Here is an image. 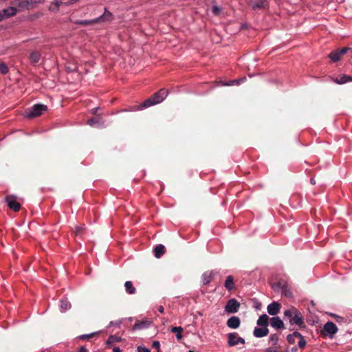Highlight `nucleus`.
<instances>
[{
  "mask_svg": "<svg viewBox=\"0 0 352 352\" xmlns=\"http://www.w3.org/2000/svg\"><path fill=\"white\" fill-rule=\"evenodd\" d=\"M212 272H206L202 275V283L204 285L208 284L212 278Z\"/></svg>",
  "mask_w": 352,
  "mask_h": 352,
  "instance_id": "6ab92c4d",
  "label": "nucleus"
},
{
  "mask_svg": "<svg viewBox=\"0 0 352 352\" xmlns=\"http://www.w3.org/2000/svg\"><path fill=\"white\" fill-rule=\"evenodd\" d=\"M5 18L3 11L0 12V21L3 20Z\"/></svg>",
  "mask_w": 352,
  "mask_h": 352,
  "instance_id": "37998d69",
  "label": "nucleus"
},
{
  "mask_svg": "<svg viewBox=\"0 0 352 352\" xmlns=\"http://www.w3.org/2000/svg\"><path fill=\"white\" fill-rule=\"evenodd\" d=\"M138 352H150V350L144 346H139L138 347Z\"/></svg>",
  "mask_w": 352,
  "mask_h": 352,
  "instance_id": "473e14b6",
  "label": "nucleus"
},
{
  "mask_svg": "<svg viewBox=\"0 0 352 352\" xmlns=\"http://www.w3.org/2000/svg\"><path fill=\"white\" fill-rule=\"evenodd\" d=\"M188 352H193L192 351H189Z\"/></svg>",
  "mask_w": 352,
  "mask_h": 352,
  "instance_id": "603ef678",
  "label": "nucleus"
},
{
  "mask_svg": "<svg viewBox=\"0 0 352 352\" xmlns=\"http://www.w3.org/2000/svg\"><path fill=\"white\" fill-rule=\"evenodd\" d=\"M47 110V106L41 104H36L30 109L25 110L24 116L25 118H34L39 116L43 112Z\"/></svg>",
  "mask_w": 352,
  "mask_h": 352,
  "instance_id": "f03ea898",
  "label": "nucleus"
},
{
  "mask_svg": "<svg viewBox=\"0 0 352 352\" xmlns=\"http://www.w3.org/2000/svg\"><path fill=\"white\" fill-rule=\"evenodd\" d=\"M284 292H285V295L287 296H290L292 294L289 291L287 292V291L285 290Z\"/></svg>",
  "mask_w": 352,
  "mask_h": 352,
  "instance_id": "de8ad7c7",
  "label": "nucleus"
},
{
  "mask_svg": "<svg viewBox=\"0 0 352 352\" xmlns=\"http://www.w3.org/2000/svg\"><path fill=\"white\" fill-rule=\"evenodd\" d=\"M263 2L262 1H261L259 3H255L252 5V7L254 8H261L263 6Z\"/></svg>",
  "mask_w": 352,
  "mask_h": 352,
  "instance_id": "e433bc0d",
  "label": "nucleus"
},
{
  "mask_svg": "<svg viewBox=\"0 0 352 352\" xmlns=\"http://www.w3.org/2000/svg\"><path fill=\"white\" fill-rule=\"evenodd\" d=\"M297 338L298 339V346L301 349L304 348L306 345V341L304 339L303 336L300 333V336H298Z\"/></svg>",
  "mask_w": 352,
  "mask_h": 352,
  "instance_id": "c85d7f7f",
  "label": "nucleus"
},
{
  "mask_svg": "<svg viewBox=\"0 0 352 352\" xmlns=\"http://www.w3.org/2000/svg\"><path fill=\"white\" fill-rule=\"evenodd\" d=\"M84 226H77L76 228V234H80L84 230Z\"/></svg>",
  "mask_w": 352,
  "mask_h": 352,
  "instance_id": "4c0bfd02",
  "label": "nucleus"
},
{
  "mask_svg": "<svg viewBox=\"0 0 352 352\" xmlns=\"http://www.w3.org/2000/svg\"><path fill=\"white\" fill-rule=\"evenodd\" d=\"M98 123H99V120L98 119H94V118H92V119L88 120V121H87V124H89L91 126H94L96 124H98Z\"/></svg>",
  "mask_w": 352,
  "mask_h": 352,
  "instance_id": "2f4dec72",
  "label": "nucleus"
},
{
  "mask_svg": "<svg viewBox=\"0 0 352 352\" xmlns=\"http://www.w3.org/2000/svg\"><path fill=\"white\" fill-rule=\"evenodd\" d=\"M158 352H160V351H158Z\"/></svg>",
  "mask_w": 352,
  "mask_h": 352,
  "instance_id": "864d4df0",
  "label": "nucleus"
},
{
  "mask_svg": "<svg viewBox=\"0 0 352 352\" xmlns=\"http://www.w3.org/2000/svg\"><path fill=\"white\" fill-rule=\"evenodd\" d=\"M43 0H26L24 3L26 4V7L29 8L30 7H33L34 5L41 3Z\"/></svg>",
  "mask_w": 352,
  "mask_h": 352,
  "instance_id": "bb28decb",
  "label": "nucleus"
},
{
  "mask_svg": "<svg viewBox=\"0 0 352 352\" xmlns=\"http://www.w3.org/2000/svg\"><path fill=\"white\" fill-rule=\"evenodd\" d=\"M152 346L155 349H157L158 351L160 349V344L159 341H153L152 344Z\"/></svg>",
  "mask_w": 352,
  "mask_h": 352,
  "instance_id": "c9c22d12",
  "label": "nucleus"
},
{
  "mask_svg": "<svg viewBox=\"0 0 352 352\" xmlns=\"http://www.w3.org/2000/svg\"><path fill=\"white\" fill-rule=\"evenodd\" d=\"M78 1V0H69L68 2L65 3V4H67V5L72 4V3L77 2Z\"/></svg>",
  "mask_w": 352,
  "mask_h": 352,
  "instance_id": "c03bdc74",
  "label": "nucleus"
},
{
  "mask_svg": "<svg viewBox=\"0 0 352 352\" xmlns=\"http://www.w3.org/2000/svg\"><path fill=\"white\" fill-rule=\"evenodd\" d=\"M41 58V54L38 52L33 51L30 53V61L35 64L39 62Z\"/></svg>",
  "mask_w": 352,
  "mask_h": 352,
  "instance_id": "dca6fc26",
  "label": "nucleus"
},
{
  "mask_svg": "<svg viewBox=\"0 0 352 352\" xmlns=\"http://www.w3.org/2000/svg\"><path fill=\"white\" fill-rule=\"evenodd\" d=\"M79 352H87V349L85 347H80Z\"/></svg>",
  "mask_w": 352,
  "mask_h": 352,
  "instance_id": "a18cd8bd",
  "label": "nucleus"
},
{
  "mask_svg": "<svg viewBox=\"0 0 352 352\" xmlns=\"http://www.w3.org/2000/svg\"><path fill=\"white\" fill-rule=\"evenodd\" d=\"M63 3V2L62 0H55L54 2V4L56 6L57 8L60 6V5Z\"/></svg>",
  "mask_w": 352,
  "mask_h": 352,
  "instance_id": "58836bf2",
  "label": "nucleus"
},
{
  "mask_svg": "<svg viewBox=\"0 0 352 352\" xmlns=\"http://www.w3.org/2000/svg\"><path fill=\"white\" fill-rule=\"evenodd\" d=\"M0 72L2 74H6L8 72V68L4 63H0Z\"/></svg>",
  "mask_w": 352,
  "mask_h": 352,
  "instance_id": "7c9ffc66",
  "label": "nucleus"
},
{
  "mask_svg": "<svg viewBox=\"0 0 352 352\" xmlns=\"http://www.w3.org/2000/svg\"><path fill=\"white\" fill-rule=\"evenodd\" d=\"M113 351V352H121L120 349L118 347H114Z\"/></svg>",
  "mask_w": 352,
  "mask_h": 352,
  "instance_id": "49530a36",
  "label": "nucleus"
},
{
  "mask_svg": "<svg viewBox=\"0 0 352 352\" xmlns=\"http://www.w3.org/2000/svg\"><path fill=\"white\" fill-rule=\"evenodd\" d=\"M245 79V78H241L240 80H231L224 85H227V86H231V85H239L241 82H243V80Z\"/></svg>",
  "mask_w": 352,
  "mask_h": 352,
  "instance_id": "c756f323",
  "label": "nucleus"
},
{
  "mask_svg": "<svg viewBox=\"0 0 352 352\" xmlns=\"http://www.w3.org/2000/svg\"><path fill=\"white\" fill-rule=\"evenodd\" d=\"M225 287L230 291L234 288V279L232 276H228L226 280Z\"/></svg>",
  "mask_w": 352,
  "mask_h": 352,
  "instance_id": "f3484780",
  "label": "nucleus"
},
{
  "mask_svg": "<svg viewBox=\"0 0 352 352\" xmlns=\"http://www.w3.org/2000/svg\"><path fill=\"white\" fill-rule=\"evenodd\" d=\"M183 328L181 327H174L171 329V332L176 333V337L178 340L182 338Z\"/></svg>",
  "mask_w": 352,
  "mask_h": 352,
  "instance_id": "aec40b11",
  "label": "nucleus"
},
{
  "mask_svg": "<svg viewBox=\"0 0 352 352\" xmlns=\"http://www.w3.org/2000/svg\"><path fill=\"white\" fill-rule=\"evenodd\" d=\"M329 57L331 58V60L332 61L336 62V61H338L341 58L342 56L340 54V52H338V50H337V51L331 52L329 55Z\"/></svg>",
  "mask_w": 352,
  "mask_h": 352,
  "instance_id": "5701e85b",
  "label": "nucleus"
},
{
  "mask_svg": "<svg viewBox=\"0 0 352 352\" xmlns=\"http://www.w3.org/2000/svg\"><path fill=\"white\" fill-rule=\"evenodd\" d=\"M271 326L276 329H283L284 327L283 322L279 317H273L270 320Z\"/></svg>",
  "mask_w": 352,
  "mask_h": 352,
  "instance_id": "f8f14e48",
  "label": "nucleus"
},
{
  "mask_svg": "<svg viewBox=\"0 0 352 352\" xmlns=\"http://www.w3.org/2000/svg\"><path fill=\"white\" fill-rule=\"evenodd\" d=\"M245 343V340L239 337L236 333H230L228 334V344L229 346H234L239 344H244Z\"/></svg>",
  "mask_w": 352,
  "mask_h": 352,
  "instance_id": "20e7f679",
  "label": "nucleus"
},
{
  "mask_svg": "<svg viewBox=\"0 0 352 352\" xmlns=\"http://www.w3.org/2000/svg\"><path fill=\"white\" fill-rule=\"evenodd\" d=\"M300 336V333L298 332H294L293 334H290L287 336V341L290 344H294L296 342V340L298 339L297 337Z\"/></svg>",
  "mask_w": 352,
  "mask_h": 352,
  "instance_id": "393cba45",
  "label": "nucleus"
},
{
  "mask_svg": "<svg viewBox=\"0 0 352 352\" xmlns=\"http://www.w3.org/2000/svg\"><path fill=\"white\" fill-rule=\"evenodd\" d=\"M351 81H352V76L346 75H343L340 78H337L334 79V82H336L337 84H344Z\"/></svg>",
  "mask_w": 352,
  "mask_h": 352,
  "instance_id": "a211bd4d",
  "label": "nucleus"
},
{
  "mask_svg": "<svg viewBox=\"0 0 352 352\" xmlns=\"http://www.w3.org/2000/svg\"><path fill=\"white\" fill-rule=\"evenodd\" d=\"M116 340V338L114 336H110L109 338H108V340H107V343L108 344H110V343H113L114 341Z\"/></svg>",
  "mask_w": 352,
  "mask_h": 352,
  "instance_id": "a19ab883",
  "label": "nucleus"
},
{
  "mask_svg": "<svg viewBox=\"0 0 352 352\" xmlns=\"http://www.w3.org/2000/svg\"><path fill=\"white\" fill-rule=\"evenodd\" d=\"M60 309L62 312H64L69 309L72 307L70 302L67 300H62L60 301Z\"/></svg>",
  "mask_w": 352,
  "mask_h": 352,
  "instance_id": "4be33fe9",
  "label": "nucleus"
},
{
  "mask_svg": "<svg viewBox=\"0 0 352 352\" xmlns=\"http://www.w3.org/2000/svg\"><path fill=\"white\" fill-rule=\"evenodd\" d=\"M227 325L231 329H237L241 324V320L237 316H232L227 320Z\"/></svg>",
  "mask_w": 352,
  "mask_h": 352,
  "instance_id": "9d476101",
  "label": "nucleus"
},
{
  "mask_svg": "<svg viewBox=\"0 0 352 352\" xmlns=\"http://www.w3.org/2000/svg\"><path fill=\"white\" fill-rule=\"evenodd\" d=\"M269 330L266 327H256L253 331V334L256 338H263L267 336Z\"/></svg>",
  "mask_w": 352,
  "mask_h": 352,
  "instance_id": "9b49d317",
  "label": "nucleus"
},
{
  "mask_svg": "<svg viewBox=\"0 0 352 352\" xmlns=\"http://www.w3.org/2000/svg\"><path fill=\"white\" fill-rule=\"evenodd\" d=\"M295 313H296V309L295 307H292L291 309L285 310L284 311V316L285 318H287L290 321V319L292 318Z\"/></svg>",
  "mask_w": 352,
  "mask_h": 352,
  "instance_id": "b1692460",
  "label": "nucleus"
},
{
  "mask_svg": "<svg viewBox=\"0 0 352 352\" xmlns=\"http://www.w3.org/2000/svg\"><path fill=\"white\" fill-rule=\"evenodd\" d=\"M168 91L166 89H161L151 98L145 100L141 105L142 108H147L162 102L168 96Z\"/></svg>",
  "mask_w": 352,
  "mask_h": 352,
  "instance_id": "f257e3e1",
  "label": "nucleus"
},
{
  "mask_svg": "<svg viewBox=\"0 0 352 352\" xmlns=\"http://www.w3.org/2000/svg\"><path fill=\"white\" fill-rule=\"evenodd\" d=\"M94 333H90V334H87V335H82L81 336V338L82 339H85V338H92L94 336Z\"/></svg>",
  "mask_w": 352,
  "mask_h": 352,
  "instance_id": "ea45409f",
  "label": "nucleus"
},
{
  "mask_svg": "<svg viewBox=\"0 0 352 352\" xmlns=\"http://www.w3.org/2000/svg\"><path fill=\"white\" fill-rule=\"evenodd\" d=\"M290 324H297V325H302L303 324V320L302 316L300 314V312L296 309V313H295L292 317V318L290 319Z\"/></svg>",
  "mask_w": 352,
  "mask_h": 352,
  "instance_id": "1a4fd4ad",
  "label": "nucleus"
},
{
  "mask_svg": "<svg viewBox=\"0 0 352 352\" xmlns=\"http://www.w3.org/2000/svg\"><path fill=\"white\" fill-rule=\"evenodd\" d=\"M311 183L312 184H315V181H314V179H311Z\"/></svg>",
  "mask_w": 352,
  "mask_h": 352,
  "instance_id": "3c124183",
  "label": "nucleus"
},
{
  "mask_svg": "<svg viewBox=\"0 0 352 352\" xmlns=\"http://www.w3.org/2000/svg\"><path fill=\"white\" fill-rule=\"evenodd\" d=\"M124 287L126 292L129 294H134L136 292V289L133 286L131 281H126L124 283Z\"/></svg>",
  "mask_w": 352,
  "mask_h": 352,
  "instance_id": "2eb2a0df",
  "label": "nucleus"
},
{
  "mask_svg": "<svg viewBox=\"0 0 352 352\" xmlns=\"http://www.w3.org/2000/svg\"><path fill=\"white\" fill-rule=\"evenodd\" d=\"M351 49L349 48V47H344L340 50H338V52H340V54H341V56H342L344 54H346L349 50H350Z\"/></svg>",
  "mask_w": 352,
  "mask_h": 352,
  "instance_id": "f704fd0d",
  "label": "nucleus"
},
{
  "mask_svg": "<svg viewBox=\"0 0 352 352\" xmlns=\"http://www.w3.org/2000/svg\"><path fill=\"white\" fill-rule=\"evenodd\" d=\"M6 201L9 208L14 211H18L21 208V205L16 200V197L14 196H8L6 197Z\"/></svg>",
  "mask_w": 352,
  "mask_h": 352,
  "instance_id": "0eeeda50",
  "label": "nucleus"
},
{
  "mask_svg": "<svg viewBox=\"0 0 352 352\" xmlns=\"http://www.w3.org/2000/svg\"><path fill=\"white\" fill-rule=\"evenodd\" d=\"M159 311L160 313H163L164 312V308L162 306H160V308H159Z\"/></svg>",
  "mask_w": 352,
  "mask_h": 352,
  "instance_id": "09e8293b",
  "label": "nucleus"
},
{
  "mask_svg": "<svg viewBox=\"0 0 352 352\" xmlns=\"http://www.w3.org/2000/svg\"><path fill=\"white\" fill-rule=\"evenodd\" d=\"M269 317L266 314L261 315L257 320V324L261 327H267L269 323Z\"/></svg>",
  "mask_w": 352,
  "mask_h": 352,
  "instance_id": "ddd939ff",
  "label": "nucleus"
},
{
  "mask_svg": "<svg viewBox=\"0 0 352 352\" xmlns=\"http://www.w3.org/2000/svg\"><path fill=\"white\" fill-rule=\"evenodd\" d=\"M338 328L336 325L332 322H327L323 327L322 333L324 336H329L330 338H333V336L337 333Z\"/></svg>",
  "mask_w": 352,
  "mask_h": 352,
  "instance_id": "39448f33",
  "label": "nucleus"
},
{
  "mask_svg": "<svg viewBox=\"0 0 352 352\" xmlns=\"http://www.w3.org/2000/svg\"><path fill=\"white\" fill-rule=\"evenodd\" d=\"M3 11L4 13L5 18H8L9 16H14L16 12V9L13 7H10L7 9H4Z\"/></svg>",
  "mask_w": 352,
  "mask_h": 352,
  "instance_id": "412c9836",
  "label": "nucleus"
},
{
  "mask_svg": "<svg viewBox=\"0 0 352 352\" xmlns=\"http://www.w3.org/2000/svg\"><path fill=\"white\" fill-rule=\"evenodd\" d=\"M240 307V303L234 298L229 300L225 307V311L228 314L236 313Z\"/></svg>",
  "mask_w": 352,
  "mask_h": 352,
  "instance_id": "423d86ee",
  "label": "nucleus"
},
{
  "mask_svg": "<svg viewBox=\"0 0 352 352\" xmlns=\"http://www.w3.org/2000/svg\"><path fill=\"white\" fill-rule=\"evenodd\" d=\"M110 16H111V13L109 12L105 11L104 13L102 16H100V17L96 18V19H92V20L77 21L75 23L76 24H79V25H81L86 26V25H92V24H94V23H100V22L102 21L104 19H109L110 18Z\"/></svg>",
  "mask_w": 352,
  "mask_h": 352,
  "instance_id": "7ed1b4c3",
  "label": "nucleus"
},
{
  "mask_svg": "<svg viewBox=\"0 0 352 352\" xmlns=\"http://www.w3.org/2000/svg\"><path fill=\"white\" fill-rule=\"evenodd\" d=\"M280 309V305L277 302H274L267 306V312L272 316L276 315Z\"/></svg>",
  "mask_w": 352,
  "mask_h": 352,
  "instance_id": "6e6552de",
  "label": "nucleus"
},
{
  "mask_svg": "<svg viewBox=\"0 0 352 352\" xmlns=\"http://www.w3.org/2000/svg\"><path fill=\"white\" fill-rule=\"evenodd\" d=\"M91 111H92L93 113H95L96 112V111H97V109L96 108L93 109Z\"/></svg>",
  "mask_w": 352,
  "mask_h": 352,
  "instance_id": "8fccbe9b",
  "label": "nucleus"
},
{
  "mask_svg": "<svg viewBox=\"0 0 352 352\" xmlns=\"http://www.w3.org/2000/svg\"><path fill=\"white\" fill-rule=\"evenodd\" d=\"M265 352H276V349L273 347H269L265 350Z\"/></svg>",
  "mask_w": 352,
  "mask_h": 352,
  "instance_id": "79ce46f5",
  "label": "nucleus"
},
{
  "mask_svg": "<svg viewBox=\"0 0 352 352\" xmlns=\"http://www.w3.org/2000/svg\"><path fill=\"white\" fill-rule=\"evenodd\" d=\"M278 340L279 338L277 334H272L270 336L269 343L273 346H275L276 344H277Z\"/></svg>",
  "mask_w": 352,
  "mask_h": 352,
  "instance_id": "a878e982",
  "label": "nucleus"
},
{
  "mask_svg": "<svg viewBox=\"0 0 352 352\" xmlns=\"http://www.w3.org/2000/svg\"><path fill=\"white\" fill-rule=\"evenodd\" d=\"M155 256L156 258H160L165 252V247L163 245H158L154 250Z\"/></svg>",
  "mask_w": 352,
  "mask_h": 352,
  "instance_id": "4468645a",
  "label": "nucleus"
},
{
  "mask_svg": "<svg viewBox=\"0 0 352 352\" xmlns=\"http://www.w3.org/2000/svg\"><path fill=\"white\" fill-rule=\"evenodd\" d=\"M149 324H150V322H136L134 324V329H140L144 328L146 327H148Z\"/></svg>",
  "mask_w": 352,
  "mask_h": 352,
  "instance_id": "cd10ccee",
  "label": "nucleus"
},
{
  "mask_svg": "<svg viewBox=\"0 0 352 352\" xmlns=\"http://www.w3.org/2000/svg\"><path fill=\"white\" fill-rule=\"evenodd\" d=\"M212 12L216 14V15H218L219 13H220V9L218 6H214L212 7Z\"/></svg>",
  "mask_w": 352,
  "mask_h": 352,
  "instance_id": "72a5a7b5",
  "label": "nucleus"
}]
</instances>
